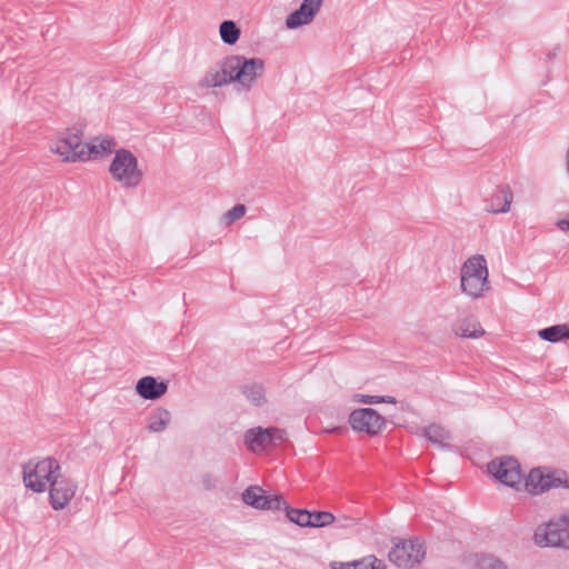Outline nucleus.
<instances>
[{
	"instance_id": "obj_25",
	"label": "nucleus",
	"mask_w": 569,
	"mask_h": 569,
	"mask_svg": "<svg viewBox=\"0 0 569 569\" xmlns=\"http://www.w3.org/2000/svg\"><path fill=\"white\" fill-rule=\"evenodd\" d=\"M242 393L254 406H262L266 402V391L261 385L244 386Z\"/></svg>"
},
{
	"instance_id": "obj_17",
	"label": "nucleus",
	"mask_w": 569,
	"mask_h": 569,
	"mask_svg": "<svg viewBox=\"0 0 569 569\" xmlns=\"http://www.w3.org/2000/svg\"><path fill=\"white\" fill-rule=\"evenodd\" d=\"M116 147V141L109 137H97L89 143H84L83 161L97 159L107 153L112 152Z\"/></svg>"
},
{
	"instance_id": "obj_2",
	"label": "nucleus",
	"mask_w": 569,
	"mask_h": 569,
	"mask_svg": "<svg viewBox=\"0 0 569 569\" xmlns=\"http://www.w3.org/2000/svg\"><path fill=\"white\" fill-rule=\"evenodd\" d=\"M230 80L238 92H249L262 78L266 69L264 60L259 57L229 54Z\"/></svg>"
},
{
	"instance_id": "obj_30",
	"label": "nucleus",
	"mask_w": 569,
	"mask_h": 569,
	"mask_svg": "<svg viewBox=\"0 0 569 569\" xmlns=\"http://www.w3.org/2000/svg\"><path fill=\"white\" fill-rule=\"evenodd\" d=\"M557 229L569 236V212L556 221Z\"/></svg>"
},
{
	"instance_id": "obj_3",
	"label": "nucleus",
	"mask_w": 569,
	"mask_h": 569,
	"mask_svg": "<svg viewBox=\"0 0 569 569\" xmlns=\"http://www.w3.org/2000/svg\"><path fill=\"white\" fill-rule=\"evenodd\" d=\"M60 463L50 457L31 459L22 467V479L26 488L37 493L44 492L60 473Z\"/></svg>"
},
{
	"instance_id": "obj_20",
	"label": "nucleus",
	"mask_w": 569,
	"mask_h": 569,
	"mask_svg": "<svg viewBox=\"0 0 569 569\" xmlns=\"http://www.w3.org/2000/svg\"><path fill=\"white\" fill-rule=\"evenodd\" d=\"M423 436L435 446L446 448L450 440V433L442 426L432 423L423 428Z\"/></svg>"
},
{
	"instance_id": "obj_9",
	"label": "nucleus",
	"mask_w": 569,
	"mask_h": 569,
	"mask_svg": "<svg viewBox=\"0 0 569 569\" xmlns=\"http://www.w3.org/2000/svg\"><path fill=\"white\" fill-rule=\"evenodd\" d=\"M284 439L286 432L277 428L257 427L249 429L244 435V443L248 450L253 453H260Z\"/></svg>"
},
{
	"instance_id": "obj_26",
	"label": "nucleus",
	"mask_w": 569,
	"mask_h": 569,
	"mask_svg": "<svg viewBox=\"0 0 569 569\" xmlns=\"http://www.w3.org/2000/svg\"><path fill=\"white\" fill-rule=\"evenodd\" d=\"M246 212L247 208L244 204H236L221 217V223L229 227L236 221L240 220L246 214Z\"/></svg>"
},
{
	"instance_id": "obj_8",
	"label": "nucleus",
	"mask_w": 569,
	"mask_h": 569,
	"mask_svg": "<svg viewBox=\"0 0 569 569\" xmlns=\"http://www.w3.org/2000/svg\"><path fill=\"white\" fill-rule=\"evenodd\" d=\"M426 557V549L419 539L401 540L389 552V559L399 568L410 569Z\"/></svg>"
},
{
	"instance_id": "obj_5",
	"label": "nucleus",
	"mask_w": 569,
	"mask_h": 569,
	"mask_svg": "<svg viewBox=\"0 0 569 569\" xmlns=\"http://www.w3.org/2000/svg\"><path fill=\"white\" fill-rule=\"evenodd\" d=\"M109 172L114 181L129 189L139 186L143 176L137 157L128 149H118L114 152Z\"/></svg>"
},
{
	"instance_id": "obj_11",
	"label": "nucleus",
	"mask_w": 569,
	"mask_h": 569,
	"mask_svg": "<svg viewBox=\"0 0 569 569\" xmlns=\"http://www.w3.org/2000/svg\"><path fill=\"white\" fill-rule=\"evenodd\" d=\"M349 423L355 431L373 436L383 429L386 420L375 409L361 408L350 413Z\"/></svg>"
},
{
	"instance_id": "obj_13",
	"label": "nucleus",
	"mask_w": 569,
	"mask_h": 569,
	"mask_svg": "<svg viewBox=\"0 0 569 569\" xmlns=\"http://www.w3.org/2000/svg\"><path fill=\"white\" fill-rule=\"evenodd\" d=\"M323 0H302L300 7L289 13L284 26L288 30H297L313 22L320 12Z\"/></svg>"
},
{
	"instance_id": "obj_28",
	"label": "nucleus",
	"mask_w": 569,
	"mask_h": 569,
	"mask_svg": "<svg viewBox=\"0 0 569 569\" xmlns=\"http://www.w3.org/2000/svg\"><path fill=\"white\" fill-rule=\"evenodd\" d=\"M480 569H508L507 565L492 556H482L479 559Z\"/></svg>"
},
{
	"instance_id": "obj_18",
	"label": "nucleus",
	"mask_w": 569,
	"mask_h": 569,
	"mask_svg": "<svg viewBox=\"0 0 569 569\" xmlns=\"http://www.w3.org/2000/svg\"><path fill=\"white\" fill-rule=\"evenodd\" d=\"M171 422V412L166 408L154 409L148 417L147 430L159 433L164 431Z\"/></svg>"
},
{
	"instance_id": "obj_12",
	"label": "nucleus",
	"mask_w": 569,
	"mask_h": 569,
	"mask_svg": "<svg viewBox=\"0 0 569 569\" xmlns=\"http://www.w3.org/2000/svg\"><path fill=\"white\" fill-rule=\"evenodd\" d=\"M50 150L64 161H83L84 143L78 132H67L50 146Z\"/></svg>"
},
{
	"instance_id": "obj_19",
	"label": "nucleus",
	"mask_w": 569,
	"mask_h": 569,
	"mask_svg": "<svg viewBox=\"0 0 569 569\" xmlns=\"http://www.w3.org/2000/svg\"><path fill=\"white\" fill-rule=\"evenodd\" d=\"M457 336L462 338L477 339L485 335L480 323L473 318H466L453 327Z\"/></svg>"
},
{
	"instance_id": "obj_24",
	"label": "nucleus",
	"mask_w": 569,
	"mask_h": 569,
	"mask_svg": "<svg viewBox=\"0 0 569 569\" xmlns=\"http://www.w3.org/2000/svg\"><path fill=\"white\" fill-rule=\"evenodd\" d=\"M286 510L287 518L299 527L310 528L311 512L306 509H295L287 506L282 507Z\"/></svg>"
},
{
	"instance_id": "obj_6",
	"label": "nucleus",
	"mask_w": 569,
	"mask_h": 569,
	"mask_svg": "<svg viewBox=\"0 0 569 569\" xmlns=\"http://www.w3.org/2000/svg\"><path fill=\"white\" fill-rule=\"evenodd\" d=\"M523 487L530 495H541L550 489L569 488V476L567 472L550 467L532 468L523 478Z\"/></svg>"
},
{
	"instance_id": "obj_7",
	"label": "nucleus",
	"mask_w": 569,
	"mask_h": 569,
	"mask_svg": "<svg viewBox=\"0 0 569 569\" xmlns=\"http://www.w3.org/2000/svg\"><path fill=\"white\" fill-rule=\"evenodd\" d=\"M488 473L500 483L519 490L523 485L519 462L512 457H499L488 463Z\"/></svg>"
},
{
	"instance_id": "obj_32",
	"label": "nucleus",
	"mask_w": 569,
	"mask_h": 569,
	"mask_svg": "<svg viewBox=\"0 0 569 569\" xmlns=\"http://www.w3.org/2000/svg\"><path fill=\"white\" fill-rule=\"evenodd\" d=\"M383 400H380V403L381 402H387V403H396V399L391 396H381Z\"/></svg>"
},
{
	"instance_id": "obj_1",
	"label": "nucleus",
	"mask_w": 569,
	"mask_h": 569,
	"mask_svg": "<svg viewBox=\"0 0 569 569\" xmlns=\"http://www.w3.org/2000/svg\"><path fill=\"white\" fill-rule=\"evenodd\" d=\"M489 270L482 254L469 257L460 268L461 292L471 300H479L490 290Z\"/></svg>"
},
{
	"instance_id": "obj_31",
	"label": "nucleus",
	"mask_w": 569,
	"mask_h": 569,
	"mask_svg": "<svg viewBox=\"0 0 569 569\" xmlns=\"http://www.w3.org/2000/svg\"><path fill=\"white\" fill-rule=\"evenodd\" d=\"M358 401H361L363 403H380V400H383L381 396H358Z\"/></svg>"
},
{
	"instance_id": "obj_4",
	"label": "nucleus",
	"mask_w": 569,
	"mask_h": 569,
	"mask_svg": "<svg viewBox=\"0 0 569 569\" xmlns=\"http://www.w3.org/2000/svg\"><path fill=\"white\" fill-rule=\"evenodd\" d=\"M539 547H553L569 550V511L560 512L539 525L533 535Z\"/></svg>"
},
{
	"instance_id": "obj_22",
	"label": "nucleus",
	"mask_w": 569,
	"mask_h": 569,
	"mask_svg": "<svg viewBox=\"0 0 569 569\" xmlns=\"http://www.w3.org/2000/svg\"><path fill=\"white\" fill-rule=\"evenodd\" d=\"M335 569H386V565L376 556L369 555L360 560L338 563V567H335Z\"/></svg>"
},
{
	"instance_id": "obj_33",
	"label": "nucleus",
	"mask_w": 569,
	"mask_h": 569,
	"mask_svg": "<svg viewBox=\"0 0 569 569\" xmlns=\"http://www.w3.org/2000/svg\"><path fill=\"white\" fill-rule=\"evenodd\" d=\"M567 339H569V328H568Z\"/></svg>"
},
{
	"instance_id": "obj_14",
	"label": "nucleus",
	"mask_w": 569,
	"mask_h": 569,
	"mask_svg": "<svg viewBox=\"0 0 569 569\" xmlns=\"http://www.w3.org/2000/svg\"><path fill=\"white\" fill-rule=\"evenodd\" d=\"M230 84L231 80L228 56H226L211 68H209L198 82V87L201 90L223 88Z\"/></svg>"
},
{
	"instance_id": "obj_29",
	"label": "nucleus",
	"mask_w": 569,
	"mask_h": 569,
	"mask_svg": "<svg viewBox=\"0 0 569 569\" xmlns=\"http://www.w3.org/2000/svg\"><path fill=\"white\" fill-rule=\"evenodd\" d=\"M511 202H512V194L511 192H505L503 194V206L499 209H490V211L492 212H496V213H505V212H508L510 210V207H511Z\"/></svg>"
},
{
	"instance_id": "obj_27",
	"label": "nucleus",
	"mask_w": 569,
	"mask_h": 569,
	"mask_svg": "<svg viewBox=\"0 0 569 569\" xmlns=\"http://www.w3.org/2000/svg\"><path fill=\"white\" fill-rule=\"evenodd\" d=\"M335 521V516L328 511H313L311 512L310 528H321L331 525Z\"/></svg>"
},
{
	"instance_id": "obj_10",
	"label": "nucleus",
	"mask_w": 569,
	"mask_h": 569,
	"mask_svg": "<svg viewBox=\"0 0 569 569\" xmlns=\"http://www.w3.org/2000/svg\"><path fill=\"white\" fill-rule=\"evenodd\" d=\"M78 490L76 480L62 476L61 472L56 477L49 487V502L53 510L64 509Z\"/></svg>"
},
{
	"instance_id": "obj_21",
	"label": "nucleus",
	"mask_w": 569,
	"mask_h": 569,
	"mask_svg": "<svg viewBox=\"0 0 569 569\" xmlns=\"http://www.w3.org/2000/svg\"><path fill=\"white\" fill-rule=\"evenodd\" d=\"M219 36L227 46H234L241 36V30L233 20H224L219 26Z\"/></svg>"
},
{
	"instance_id": "obj_23",
	"label": "nucleus",
	"mask_w": 569,
	"mask_h": 569,
	"mask_svg": "<svg viewBox=\"0 0 569 569\" xmlns=\"http://www.w3.org/2000/svg\"><path fill=\"white\" fill-rule=\"evenodd\" d=\"M569 327L567 325H556L538 331V336L549 342H559L567 339Z\"/></svg>"
},
{
	"instance_id": "obj_15",
	"label": "nucleus",
	"mask_w": 569,
	"mask_h": 569,
	"mask_svg": "<svg viewBox=\"0 0 569 569\" xmlns=\"http://www.w3.org/2000/svg\"><path fill=\"white\" fill-rule=\"evenodd\" d=\"M242 501L259 510H280L286 505L281 496H267L258 486L247 488L242 493Z\"/></svg>"
},
{
	"instance_id": "obj_16",
	"label": "nucleus",
	"mask_w": 569,
	"mask_h": 569,
	"mask_svg": "<svg viewBox=\"0 0 569 569\" xmlns=\"http://www.w3.org/2000/svg\"><path fill=\"white\" fill-rule=\"evenodd\" d=\"M168 390V382L159 381L152 376L140 378L136 383V392L146 400H157Z\"/></svg>"
}]
</instances>
